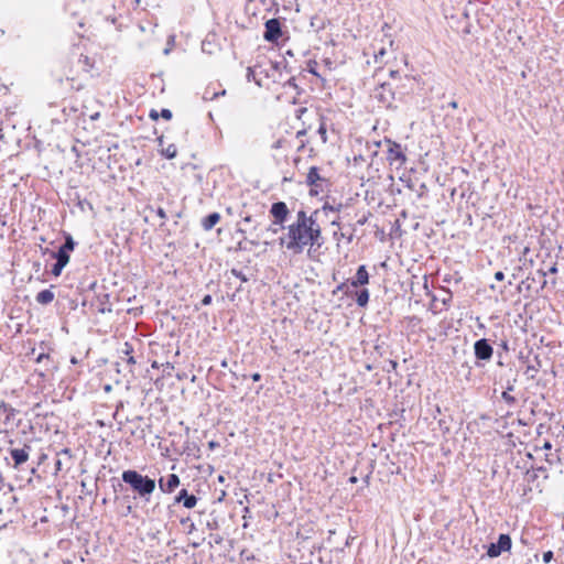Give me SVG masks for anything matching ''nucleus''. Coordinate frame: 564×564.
<instances>
[{
	"mask_svg": "<svg viewBox=\"0 0 564 564\" xmlns=\"http://www.w3.org/2000/svg\"><path fill=\"white\" fill-rule=\"evenodd\" d=\"M317 214L318 210H315L307 216L304 210H299L296 220L288 226L286 235L280 238V245L294 254L302 253L306 247L319 249L324 239L317 223Z\"/></svg>",
	"mask_w": 564,
	"mask_h": 564,
	"instance_id": "nucleus-1",
	"label": "nucleus"
},
{
	"mask_svg": "<svg viewBox=\"0 0 564 564\" xmlns=\"http://www.w3.org/2000/svg\"><path fill=\"white\" fill-rule=\"evenodd\" d=\"M121 479L124 484H127L131 490L142 500L149 502L152 494L155 490L156 482L155 479L142 475L134 469L123 470L121 474Z\"/></svg>",
	"mask_w": 564,
	"mask_h": 564,
	"instance_id": "nucleus-2",
	"label": "nucleus"
},
{
	"mask_svg": "<svg viewBox=\"0 0 564 564\" xmlns=\"http://www.w3.org/2000/svg\"><path fill=\"white\" fill-rule=\"evenodd\" d=\"M406 93L400 90L391 83H382L373 90V98L387 109H397L394 101H403Z\"/></svg>",
	"mask_w": 564,
	"mask_h": 564,
	"instance_id": "nucleus-3",
	"label": "nucleus"
},
{
	"mask_svg": "<svg viewBox=\"0 0 564 564\" xmlns=\"http://www.w3.org/2000/svg\"><path fill=\"white\" fill-rule=\"evenodd\" d=\"M512 540L509 534L501 533L498 538V541L495 543H490L487 546V555L490 558H496L501 555L502 552H508L511 550Z\"/></svg>",
	"mask_w": 564,
	"mask_h": 564,
	"instance_id": "nucleus-4",
	"label": "nucleus"
},
{
	"mask_svg": "<svg viewBox=\"0 0 564 564\" xmlns=\"http://www.w3.org/2000/svg\"><path fill=\"white\" fill-rule=\"evenodd\" d=\"M76 242L69 234L64 236V242L59 246L57 251L52 252V257L67 265L70 258V252L75 249Z\"/></svg>",
	"mask_w": 564,
	"mask_h": 564,
	"instance_id": "nucleus-5",
	"label": "nucleus"
},
{
	"mask_svg": "<svg viewBox=\"0 0 564 564\" xmlns=\"http://www.w3.org/2000/svg\"><path fill=\"white\" fill-rule=\"evenodd\" d=\"M474 355L477 361H489L494 355V348L488 339L480 338L474 343Z\"/></svg>",
	"mask_w": 564,
	"mask_h": 564,
	"instance_id": "nucleus-6",
	"label": "nucleus"
},
{
	"mask_svg": "<svg viewBox=\"0 0 564 564\" xmlns=\"http://www.w3.org/2000/svg\"><path fill=\"white\" fill-rule=\"evenodd\" d=\"M282 35L281 22L275 19H269L264 23L263 37L268 42H276Z\"/></svg>",
	"mask_w": 564,
	"mask_h": 564,
	"instance_id": "nucleus-7",
	"label": "nucleus"
},
{
	"mask_svg": "<svg viewBox=\"0 0 564 564\" xmlns=\"http://www.w3.org/2000/svg\"><path fill=\"white\" fill-rule=\"evenodd\" d=\"M270 214L274 218L273 224L281 226L286 221L290 210L284 202H275L271 205Z\"/></svg>",
	"mask_w": 564,
	"mask_h": 564,
	"instance_id": "nucleus-8",
	"label": "nucleus"
},
{
	"mask_svg": "<svg viewBox=\"0 0 564 564\" xmlns=\"http://www.w3.org/2000/svg\"><path fill=\"white\" fill-rule=\"evenodd\" d=\"M389 149L387 154V160L390 164L398 163L400 166L403 165L406 161V155L403 152V149L400 143L388 140Z\"/></svg>",
	"mask_w": 564,
	"mask_h": 564,
	"instance_id": "nucleus-9",
	"label": "nucleus"
},
{
	"mask_svg": "<svg viewBox=\"0 0 564 564\" xmlns=\"http://www.w3.org/2000/svg\"><path fill=\"white\" fill-rule=\"evenodd\" d=\"M326 182L324 177L319 175V169L317 166H311L306 175V184L311 186L310 194L317 195L322 183Z\"/></svg>",
	"mask_w": 564,
	"mask_h": 564,
	"instance_id": "nucleus-10",
	"label": "nucleus"
},
{
	"mask_svg": "<svg viewBox=\"0 0 564 564\" xmlns=\"http://www.w3.org/2000/svg\"><path fill=\"white\" fill-rule=\"evenodd\" d=\"M181 479L176 474H170L166 478L160 477L158 480L159 489L163 494H172L180 486Z\"/></svg>",
	"mask_w": 564,
	"mask_h": 564,
	"instance_id": "nucleus-11",
	"label": "nucleus"
},
{
	"mask_svg": "<svg viewBox=\"0 0 564 564\" xmlns=\"http://www.w3.org/2000/svg\"><path fill=\"white\" fill-rule=\"evenodd\" d=\"M197 497L189 494L186 489H181L174 497V503H182L184 508L192 509L197 505Z\"/></svg>",
	"mask_w": 564,
	"mask_h": 564,
	"instance_id": "nucleus-12",
	"label": "nucleus"
},
{
	"mask_svg": "<svg viewBox=\"0 0 564 564\" xmlns=\"http://www.w3.org/2000/svg\"><path fill=\"white\" fill-rule=\"evenodd\" d=\"M369 283V273L366 265L361 264L358 267L354 279L349 280L351 288L364 286Z\"/></svg>",
	"mask_w": 564,
	"mask_h": 564,
	"instance_id": "nucleus-13",
	"label": "nucleus"
},
{
	"mask_svg": "<svg viewBox=\"0 0 564 564\" xmlns=\"http://www.w3.org/2000/svg\"><path fill=\"white\" fill-rule=\"evenodd\" d=\"M31 447L25 445L23 448H12L10 451L11 458L14 462V468H18L20 465L24 464L29 459V451Z\"/></svg>",
	"mask_w": 564,
	"mask_h": 564,
	"instance_id": "nucleus-14",
	"label": "nucleus"
},
{
	"mask_svg": "<svg viewBox=\"0 0 564 564\" xmlns=\"http://www.w3.org/2000/svg\"><path fill=\"white\" fill-rule=\"evenodd\" d=\"M283 69L288 70L286 62L284 59L275 62L270 61V68L265 69V77L276 80L275 73H279V76L281 77Z\"/></svg>",
	"mask_w": 564,
	"mask_h": 564,
	"instance_id": "nucleus-15",
	"label": "nucleus"
},
{
	"mask_svg": "<svg viewBox=\"0 0 564 564\" xmlns=\"http://www.w3.org/2000/svg\"><path fill=\"white\" fill-rule=\"evenodd\" d=\"M0 412L6 414V417L3 421L4 425H11V427L18 426V424H11V422L14 420V417L18 413V411L14 408H12L9 403H7L4 401H1L0 402Z\"/></svg>",
	"mask_w": 564,
	"mask_h": 564,
	"instance_id": "nucleus-16",
	"label": "nucleus"
},
{
	"mask_svg": "<svg viewBox=\"0 0 564 564\" xmlns=\"http://www.w3.org/2000/svg\"><path fill=\"white\" fill-rule=\"evenodd\" d=\"M220 220V215L218 213H210L202 220V227L204 230H212L216 224Z\"/></svg>",
	"mask_w": 564,
	"mask_h": 564,
	"instance_id": "nucleus-17",
	"label": "nucleus"
},
{
	"mask_svg": "<svg viewBox=\"0 0 564 564\" xmlns=\"http://www.w3.org/2000/svg\"><path fill=\"white\" fill-rule=\"evenodd\" d=\"M514 382L516 379L513 381L509 380L507 382L506 390L501 393L502 400L510 406L514 405L517 402L516 398L510 394V391H513L514 389Z\"/></svg>",
	"mask_w": 564,
	"mask_h": 564,
	"instance_id": "nucleus-18",
	"label": "nucleus"
},
{
	"mask_svg": "<svg viewBox=\"0 0 564 564\" xmlns=\"http://www.w3.org/2000/svg\"><path fill=\"white\" fill-rule=\"evenodd\" d=\"M54 297V293L50 289H45L36 294L35 300L39 304L47 305L53 302Z\"/></svg>",
	"mask_w": 564,
	"mask_h": 564,
	"instance_id": "nucleus-19",
	"label": "nucleus"
},
{
	"mask_svg": "<svg viewBox=\"0 0 564 564\" xmlns=\"http://www.w3.org/2000/svg\"><path fill=\"white\" fill-rule=\"evenodd\" d=\"M119 354L121 355V358L127 357V362L129 365H134L135 364V359L133 357V346L126 341L123 343L122 347L119 349Z\"/></svg>",
	"mask_w": 564,
	"mask_h": 564,
	"instance_id": "nucleus-20",
	"label": "nucleus"
},
{
	"mask_svg": "<svg viewBox=\"0 0 564 564\" xmlns=\"http://www.w3.org/2000/svg\"><path fill=\"white\" fill-rule=\"evenodd\" d=\"M369 291L368 289H360L359 291L356 292V303L358 306L360 307H365L367 306L368 302H369Z\"/></svg>",
	"mask_w": 564,
	"mask_h": 564,
	"instance_id": "nucleus-21",
	"label": "nucleus"
},
{
	"mask_svg": "<svg viewBox=\"0 0 564 564\" xmlns=\"http://www.w3.org/2000/svg\"><path fill=\"white\" fill-rule=\"evenodd\" d=\"M225 94H226L225 89H223L220 91H215V90L210 89L209 87H207L204 90L203 99L204 100H214V99L218 98L219 96H224Z\"/></svg>",
	"mask_w": 564,
	"mask_h": 564,
	"instance_id": "nucleus-22",
	"label": "nucleus"
},
{
	"mask_svg": "<svg viewBox=\"0 0 564 564\" xmlns=\"http://www.w3.org/2000/svg\"><path fill=\"white\" fill-rule=\"evenodd\" d=\"M161 154L171 160V159H174L177 154V149L175 147V144H169L166 148L162 149L161 151Z\"/></svg>",
	"mask_w": 564,
	"mask_h": 564,
	"instance_id": "nucleus-23",
	"label": "nucleus"
},
{
	"mask_svg": "<svg viewBox=\"0 0 564 564\" xmlns=\"http://www.w3.org/2000/svg\"><path fill=\"white\" fill-rule=\"evenodd\" d=\"M349 281H344L341 283H339L333 291V294L336 295L337 293L341 292L346 295H350V291H349Z\"/></svg>",
	"mask_w": 564,
	"mask_h": 564,
	"instance_id": "nucleus-24",
	"label": "nucleus"
},
{
	"mask_svg": "<svg viewBox=\"0 0 564 564\" xmlns=\"http://www.w3.org/2000/svg\"><path fill=\"white\" fill-rule=\"evenodd\" d=\"M317 133L319 134L322 142L326 143L327 142V128H326V123H325L323 117L321 118V123L317 129Z\"/></svg>",
	"mask_w": 564,
	"mask_h": 564,
	"instance_id": "nucleus-25",
	"label": "nucleus"
},
{
	"mask_svg": "<svg viewBox=\"0 0 564 564\" xmlns=\"http://www.w3.org/2000/svg\"><path fill=\"white\" fill-rule=\"evenodd\" d=\"M284 87L293 88L296 91V95H300L302 93V89L296 84V78L294 76H291L285 83Z\"/></svg>",
	"mask_w": 564,
	"mask_h": 564,
	"instance_id": "nucleus-26",
	"label": "nucleus"
},
{
	"mask_svg": "<svg viewBox=\"0 0 564 564\" xmlns=\"http://www.w3.org/2000/svg\"><path fill=\"white\" fill-rule=\"evenodd\" d=\"M66 267V264L62 263V262H58L56 260V262L53 264L52 269H51V273L54 275V276H59L63 269Z\"/></svg>",
	"mask_w": 564,
	"mask_h": 564,
	"instance_id": "nucleus-27",
	"label": "nucleus"
},
{
	"mask_svg": "<svg viewBox=\"0 0 564 564\" xmlns=\"http://www.w3.org/2000/svg\"><path fill=\"white\" fill-rule=\"evenodd\" d=\"M343 207V204L332 205L328 202H325L322 209L324 212H339Z\"/></svg>",
	"mask_w": 564,
	"mask_h": 564,
	"instance_id": "nucleus-28",
	"label": "nucleus"
},
{
	"mask_svg": "<svg viewBox=\"0 0 564 564\" xmlns=\"http://www.w3.org/2000/svg\"><path fill=\"white\" fill-rule=\"evenodd\" d=\"M230 273L234 276L238 278L241 282H247L249 280L248 276L242 271H240L238 269H235V268L231 269Z\"/></svg>",
	"mask_w": 564,
	"mask_h": 564,
	"instance_id": "nucleus-29",
	"label": "nucleus"
},
{
	"mask_svg": "<svg viewBox=\"0 0 564 564\" xmlns=\"http://www.w3.org/2000/svg\"><path fill=\"white\" fill-rule=\"evenodd\" d=\"M174 44H175V35L172 34L167 39V46L164 48L163 54L169 55L170 52L172 51V47L174 46Z\"/></svg>",
	"mask_w": 564,
	"mask_h": 564,
	"instance_id": "nucleus-30",
	"label": "nucleus"
},
{
	"mask_svg": "<svg viewBox=\"0 0 564 564\" xmlns=\"http://www.w3.org/2000/svg\"><path fill=\"white\" fill-rule=\"evenodd\" d=\"M536 274L539 275V280H541V290H543L546 286V280L545 276L547 275V272H545L544 269H539L536 271Z\"/></svg>",
	"mask_w": 564,
	"mask_h": 564,
	"instance_id": "nucleus-31",
	"label": "nucleus"
},
{
	"mask_svg": "<svg viewBox=\"0 0 564 564\" xmlns=\"http://www.w3.org/2000/svg\"><path fill=\"white\" fill-rule=\"evenodd\" d=\"M317 62L316 61H308L307 63V72L319 77V74L316 70Z\"/></svg>",
	"mask_w": 564,
	"mask_h": 564,
	"instance_id": "nucleus-32",
	"label": "nucleus"
},
{
	"mask_svg": "<svg viewBox=\"0 0 564 564\" xmlns=\"http://www.w3.org/2000/svg\"><path fill=\"white\" fill-rule=\"evenodd\" d=\"M261 66L260 65H256L253 68L252 67H249L248 68V74H247V78L248 80H254L259 86L261 85L254 77V73H256V69L257 68H260Z\"/></svg>",
	"mask_w": 564,
	"mask_h": 564,
	"instance_id": "nucleus-33",
	"label": "nucleus"
},
{
	"mask_svg": "<svg viewBox=\"0 0 564 564\" xmlns=\"http://www.w3.org/2000/svg\"><path fill=\"white\" fill-rule=\"evenodd\" d=\"M152 212H154L153 208H150ZM155 214L162 219V224L167 219V215L165 210L162 207H158L155 209Z\"/></svg>",
	"mask_w": 564,
	"mask_h": 564,
	"instance_id": "nucleus-34",
	"label": "nucleus"
},
{
	"mask_svg": "<svg viewBox=\"0 0 564 564\" xmlns=\"http://www.w3.org/2000/svg\"><path fill=\"white\" fill-rule=\"evenodd\" d=\"M159 116L165 120H170L172 118V111L170 109L163 108L161 109Z\"/></svg>",
	"mask_w": 564,
	"mask_h": 564,
	"instance_id": "nucleus-35",
	"label": "nucleus"
},
{
	"mask_svg": "<svg viewBox=\"0 0 564 564\" xmlns=\"http://www.w3.org/2000/svg\"><path fill=\"white\" fill-rule=\"evenodd\" d=\"M554 557V553L552 551H546L543 553V562L550 563Z\"/></svg>",
	"mask_w": 564,
	"mask_h": 564,
	"instance_id": "nucleus-36",
	"label": "nucleus"
},
{
	"mask_svg": "<svg viewBox=\"0 0 564 564\" xmlns=\"http://www.w3.org/2000/svg\"><path fill=\"white\" fill-rule=\"evenodd\" d=\"M78 207L82 210H85L86 207H88L89 209H93L91 204L87 199L78 200Z\"/></svg>",
	"mask_w": 564,
	"mask_h": 564,
	"instance_id": "nucleus-37",
	"label": "nucleus"
},
{
	"mask_svg": "<svg viewBox=\"0 0 564 564\" xmlns=\"http://www.w3.org/2000/svg\"><path fill=\"white\" fill-rule=\"evenodd\" d=\"M212 301H213V297L210 294H206L204 295V297L202 299V305L203 306H207V305H210L212 304Z\"/></svg>",
	"mask_w": 564,
	"mask_h": 564,
	"instance_id": "nucleus-38",
	"label": "nucleus"
},
{
	"mask_svg": "<svg viewBox=\"0 0 564 564\" xmlns=\"http://www.w3.org/2000/svg\"><path fill=\"white\" fill-rule=\"evenodd\" d=\"M50 359V355L45 352H41L36 358L35 362L41 364L43 360Z\"/></svg>",
	"mask_w": 564,
	"mask_h": 564,
	"instance_id": "nucleus-39",
	"label": "nucleus"
},
{
	"mask_svg": "<svg viewBox=\"0 0 564 564\" xmlns=\"http://www.w3.org/2000/svg\"><path fill=\"white\" fill-rule=\"evenodd\" d=\"M545 272H547V274H555L557 273V264L556 263H553L552 265H550Z\"/></svg>",
	"mask_w": 564,
	"mask_h": 564,
	"instance_id": "nucleus-40",
	"label": "nucleus"
},
{
	"mask_svg": "<svg viewBox=\"0 0 564 564\" xmlns=\"http://www.w3.org/2000/svg\"><path fill=\"white\" fill-rule=\"evenodd\" d=\"M79 63H84L85 66L90 67L89 57L86 55H80Z\"/></svg>",
	"mask_w": 564,
	"mask_h": 564,
	"instance_id": "nucleus-41",
	"label": "nucleus"
},
{
	"mask_svg": "<svg viewBox=\"0 0 564 564\" xmlns=\"http://www.w3.org/2000/svg\"><path fill=\"white\" fill-rule=\"evenodd\" d=\"M386 54V48L381 47L378 52L375 53V58L378 62Z\"/></svg>",
	"mask_w": 564,
	"mask_h": 564,
	"instance_id": "nucleus-42",
	"label": "nucleus"
},
{
	"mask_svg": "<svg viewBox=\"0 0 564 564\" xmlns=\"http://www.w3.org/2000/svg\"><path fill=\"white\" fill-rule=\"evenodd\" d=\"M503 279H505V274H503V272H502V271H497V272L495 273V280H497V281H502Z\"/></svg>",
	"mask_w": 564,
	"mask_h": 564,
	"instance_id": "nucleus-43",
	"label": "nucleus"
},
{
	"mask_svg": "<svg viewBox=\"0 0 564 564\" xmlns=\"http://www.w3.org/2000/svg\"><path fill=\"white\" fill-rule=\"evenodd\" d=\"M541 448L545 449V451H550L552 448V443L550 441H545Z\"/></svg>",
	"mask_w": 564,
	"mask_h": 564,
	"instance_id": "nucleus-44",
	"label": "nucleus"
},
{
	"mask_svg": "<svg viewBox=\"0 0 564 564\" xmlns=\"http://www.w3.org/2000/svg\"><path fill=\"white\" fill-rule=\"evenodd\" d=\"M251 379L253 381H260L261 380V375L259 372H254L253 375H251Z\"/></svg>",
	"mask_w": 564,
	"mask_h": 564,
	"instance_id": "nucleus-45",
	"label": "nucleus"
},
{
	"mask_svg": "<svg viewBox=\"0 0 564 564\" xmlns=\"http://www.w3.org/2000/svg\"><path fill=\"white\" fill-rule=\"evenodd\" d=\"M150 117H151L152 119H158V118H159V112H158L156 110H151V111H150Z\"/></svg>",
	"mask_w": 564,
	"mask_h": 564,
	"instance_id": "nucleus-46",
	"label": "nucleus"
},
{
	"mask_svg": "<svg viewBox=\"0 0 564 564\" xmlns=\"http://www.w3.org/2000/svg\"><path fill=\"white\" fill-rule=\"evenodd\" d=\"M306 134V130H300L296 132V138L297 139H301L302 137H304Z\"/></svg>",
	"mask_w": 564,
	"mask_h": 564,
	"instance_id": "nucleus-47",
	"label": "nucleus"
},
{
	"mask_svg": "<svg viewBox=\"0 0 564 564\" xmlns=\"http://www.w3.org/2000/svg\"><path fill=\"white\" fill-rule=\"evenodd\" d=\"M281 147H282V140H278V141H275V142L273 143V145H272V148H273V149H279V148H281Z\"/></svg>",
	"mask_w": 564,
	"mask_h": 564,
	"instance_id": "nucleus-48",
	"label": "nucleus"
},
{
	"mask_svg": "<svg viewBox=\"0 0 564 564\" xmlns=\"http://www.w3.org/2000/svg\"><path fill=\"white\" fill-rule=\"evenodd\" d=\"M390 76H391V78L395 79L399 76V72L398 70H390Z\"/></svg>",
	"mask_w": 564,
	"mask_h": 564,
	"instance_id": "nucleus-49",
	"label": "nucleus"
},
{
	"mask_svg": "<svg viewBox=\"0 0 564 564\" xmlns=\"http://www.w3.org/2000/svg\"><path fill=\"white\" fill-rule=\"evenodd\" d=\"M99 117H100V113H99V112H95V113L90 115V120L95 121V120H97Z\"/></svg>",
	"mask_w": 564,
	"mask_h": 564,
	"instance_id": "nucleus-50",
	"label": "nucleus"
},
{
	"mask_svg": "<svg viewBox=\"0 0 564 564\" xmlns=\"http://www.w3.org/2000/svg\"><path fill=\"white\" fill-rule=\"evenodd\" d=\"M448 106H449L451 108H453V109H456V108L458 107V104H457V101L453 100V101H451V102L448 104Z\"/></svg>",
	"mask_w": 564,
	"mask_h": 564,
	"instance_id": "nucleus-51",
	"label": "nucleus"
},
{
	"mask_svg": "<svg viewBox=\"0 0 564 564\" xmlns=\"http://www.w3.org/2000/svg\"><path fill=\"white\" fill-rule=\"evenodd\" d=\"M543 429H544V425L543 424H540L538 427H536V432L539 435H541L543 433Z\"/></svg>",
	"mask_w": 564,
	"mask_h": 564,
	"instance_id": "nucleus-52",
	"label": "nucleus"
},
{
	"mask_svg": "<svg viewBox=\"0 0 564 564\" xmlns=\"http://www.w3.org/2000/svg\"><path fill=\"white\" fill-rule=\"evenodd\" d=\"M208 446H209L210 448H215V447H217V446H218V443H216V442L212 441V442H209V443H208Z\"/></svg>",
	"mask_w": 564,
	"mask_h": 564,
	"instance_id": "nucleus-53",
	"label": "nucleus"
},
{
	"mask_svg": "<svg viewBox=\"0 0 564 564\" xmlns=\"http://www.w3.org/2000/svg\"><path fill=\"white\" fill-rule=\"evenodd\" d=\"M55 467H56V470H57V471H58V470H61V468H62V463H61V460H56V463H55Z\"/></svg>",
	"mask_w": 564,
	"mask_h": 564,
	"instance_id": "nucleus-54",
	"label": "nucleus"
},
{
	"mask_svg": "<svg viewBox=\"0 0 564 564\" xmlns=\"http://www.w3.org/2000/svg\"><path fill=\"white\" fill-rule=\"evenodd\" d=\"M366 221H367V218L364 217L362 219H359L357 223H358V225L362 226L366 224Z\"/></svg>",
	"mask_w": 564,
	"mask_h": 564,
	"instance_id": "nucleus-55",
	"label": "nucleus"
},
{
	"mask_svg": "<svg viewBox=\"0 0 564 564\" xmlns=\"http://www.w3.org/2000/svg\"><path fill=\"white\" fill-rule=\"evenodd\" d=\"M220 366L223 368H227L228 367V361L226 359H224L221 362H220Z\"/></svg>",
	"mask_w": 564,
	"mask_h": 564,
	"instance_id": "nucleus-56",
	"label": "nucleus"
},
{
	"mask_svg": "<svg viewBox=\"0 0 564 564\" xmlns=\"http://www.w3.org/2000/svg\"><path fill=\"white\" fill-rule=\"evenodd\" d=\"M243 223H250L251 221V216H246L243 217Z\"/></svg>",
	"mask_w": 564,
	"mask_h": 564,
	"instance_id": "nucleus-57",
	"label": "nucleus"
},
{
	"mask_svg": "<svg viewBox=\"0 0 564 564\" xmlns=\"http://www.w3.org/2000/svg\"><path fill=\"white\" fill-rule=\"evenodd\" d=\"M225 479H226V478H225V476H223V475H219V476H218V481H219V482H224V481H225Z\"/></svg>",
	"mask_w": 564,
	"mask_h": 564,
	"instance_id": "nucleus-58",
	"label": "nucleus"
},
{
	"mask_svg": "<svg viewBox=\"0 0 564 564\" xmlns=\"http://www.w3.org/2000/svg\"><path fill=\"white\" fill-rule=\"evenodd\" d=\"M165 367H166V369H173L174 368L173 365L170 364V362H166Z\"/></svg>",
	"mask_w": 564,
	"mask_h": 564,
	"instance_id": "nucleus-59",
	"label": "nucleus"
},
{
	"mask_svg": "<svg viewBox=\"0 0 564 564\" xmlns=\"http://www.w3.org/2000/svg\"><path fill=\"white\" fill-rule=\"evenodd\" d=\"M332 225H333V226H339V223H338V220H333V221H332Z\"/></svg>",
	"mask_w": 564,
	"mask_h": 564,
	"instance_id": "nucleus-60",
	"label": "nucleus"
},
{
	"mask_svg": "<svg viewBox=\"0 0 564 564\" xmlns=\"http://www.w3.org/2000/svg\"><path fill=\"white\" fill-rule=\"evenodd\" d=\"M536 470H539V471H545L546 469H545V467H542V466H541V467H538V468H536Z\"/></svg>",
	"mask_w": 564,
	"mask_h": 564,
	"instance_id": "nucleus-61",
	"label": "nucleus"
},
{
	"mask_svg": "<svg viewBox=\"0 0 564 564\" xmlns=\"http://www.w3.org/2000/svg\"><path fill=\"white\" fill-rule=\"evenodd\" d=\"M351 482H356L357 481V478L355 476L350 477L349 479Z\"/></svg>",
	"mask_w": 564,
	"mask_h": 564,
	"instance_id": "nucleus-62",
	"label": "nucleus"
},
{
	"mask_svg": "<svg viewBox=\"0 0 564 564\" xmlns=\"http://www.w3.org/2000/svg\"><path fill=\"white\" fill-rule=\"evenodd\" d=\"M502 348L508 349V344H507V341H503V343H502Z\"/></svg>",
	"mask_w": 564,
	"mask_h": 564,
	"instance_id": "nucleus-63",
	"label": "nucleus"
},
{
	"mask_svg": "<svg viewBox=\"0 0 564 564\" xmlns=\"http://www.w3.org/2000/svg\"><path fill=\"white\" fill-rule=\"evenodd\" d=\"M70 361H72V364H76V362H77V359H76L75 357H73V358L70 359Z\"/></svg>",
	"mask_w": 564,
	"mask_h": 564,
	"instance_id": "nucleus-64",
	"label": "nucleus"
}]
</instances>
